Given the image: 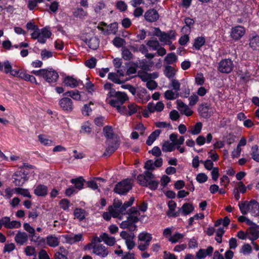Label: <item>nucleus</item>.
Here are the masks:
<instances>
[{"instance_id": "f257e3e1", "label": "nucleus", "mask_w": 259, "mask_h": 259, "mask_svg": "<svg viewBox=\"0 0 259 259\" xmlns=\"http://www.w3.org/2000/svg\"><path fill=\"white\" fill-rule=\"evenodd\" d=\"M103 133L106 139V144L107 145L103 155L109 156L118 149L120 143L119 138L110 125L103 127Z\"/></svg>"}, {"instance_id": "f03ea898", "label": "nucleus", "mask_w": 259, "mask_h": 259, "mask_svg": "<svg viewBox=\"0 0 259 259\" xmlns=\"http://www.w3.org/2000/svg\"><path fill=\"white\" fill-rule=\"evenodd\" d=\"M126 214H129V216L126 221L121 222L120 227L123 229H128L131 232L135 231L137 228L135 223L139 220L138 216L140 215V212L136 207H132L126 211Z\"/></svg>"}, {"instance_id": "7ed1b4c3", "label": "nucleus", "mask_w": 259, "mask_h": 259, "mask_svg": "<svg viewBox=\"0 0 259 259\" xmlns=\"http://www.w3.org/2000/svg\"><path fill=\"white\" fill-rule=\"evenodd\" d=\"M37 76L42 77L49 83L55 82L59 77L58 73L53 69H42L39 70H33L31 72Z\"/></svg>"}, {"instance_id": "20e7f679", "label": "nucleus", "mask_w": 259, "mask_h": 259, "mask_svg": "<svg viewBox=\"0 0 259 259\" xmlns=\"http://www.w3.org/2000/svg\"><path fill=\"white\" fill-rule=\"evenodd\" d=\"M110 97L113 98L109 101L111 106L115 107L117 105H123V103L128 100L126 94L121 92H116L114 90H111L109 92Z\"/></svg>"}, {"instance_id": "39448f33", "label": "nucleus", "mask_w": 259, "mask_h": 259, "mask_svg": "<svg viewBox=\"0 0 259 259\" xmlns=\"http://www.w3.org/2000/svg\"><path fill=\"white\" fill-rule=\"evenodd\" d=\"M132 180L126 179L118 182L114 188V192L120 195L126 194L132 188Z\"/></svg>"}, {"instance_id": "423d86ee", "label": "nucleus", "mask_w": 259, "mask_h": 259, "mask_svg": "<svg viewBox=\"0 0 259 259\" xmlns=\"http://www.w3.org/2000/svg\"><path fill=\"white\" fill-rule=\"evenodd\" d=\"M175 31L170 30L168 33L161 31L159 28H154V35L159 37L160 41L164 42L166 44L170 42V40L175 37Z\"/></svg>"}, {"instance_id": "0eeeda50", "label": "nucleus", "mask_w": 259, "mask_h": 259, "mask_svg": "<svg viewBox=\"0 0 259 259\" xmlns=\"http://www.w3.org/2000/svg\"><path fill=\"white\" fill-rule=\"evenodd\" d=\"M134 200L135 199L134 197H131L128 201L125 202L124 203V204L122 205V207H121V209L116 210L113 209L112 207H109V209L110 213L112 214V216L113 218H118L120 214H125L126 208L131 206L133 204Z\"/></svg>"}, {"instance_id": "6e6552de", "label": "nucleus", "mask_w": 259, "mask_h": 259, "mask_svg": "<svg viewBox=\"0 0 259 259\" xmlns=\"http://www.w3.org/2000/svg\"><path fill=\"white\" fill-rule=\"evenodd\" d=\"M27 173L22 169L16 171L13 176V183L17 186H22L28 180Z\"/></svg>"}, {"instance_id": "1a4fd4ad", "label": "nucleus", "mask_w": 259, "mask_h": 259, "mask_svg": "<svg viewBox=\"0 0 259 259\" xmlns=\"http://www.w3.org/2000/svg\"><path fill=\"white\" fill-rule=\"evenodd\" d=\"M234 67L233 62L230 59L222 60L219 64L218 70L225 73L231 72Z\"/></svg>"}, {"instance_id": "9d476101", "label": "nucleus", "mask_w": 259, "mask_h": 259, "mask_svg": "<svg viewBox=\"0 0 259 259\" xmlns=\"http://www.w3.org/2000/svg\"><path fill=\"white\" fill-rule=\"evenodd\" d=\"M59 105L61 108L65 111L69 112L73 109V103L71 99L64 97L59 101Z\"/></svg>"}, {"instance_id": "9b49d317", "label": "nucleus", "mask_w": 259, "mask_h": 259, "mask_svg": "<svg viewBox=\"0 0 259 259\" xmlns=\"http://www.w3.org/2000/svg\"><path fill=\"white\" fill-rule=\"evenodd\" d=\"M4 72L6 73H10L11 74L15 77H18L22 78L23 71H20V70H14L12 69V65L11 63L8 61H6L4 62Z\"/></svg>"}, {"instance_id": "f8f14e48", "label": "nucleus", "mask_w": 259, "mask_h": 259, "mask_svg": "<svg viewBox=\"0 0 259 259\" xmlns=\"http://www.w3.org/2000/svg\"><path fill=\"white\" fill-rule=\"evenodd\" d=\"M92 249L94 253L102 257H106L109 253L107 248L103 244H95Z\"/></svg>"}, {"instance_id": "ddd939ff", "label": "nucleus", "mask_w": 259, "mask_h": 259, "mask_svg": "<svg viewBox=\"0 0 259 259\" xmlns=\"http://www.w3.org/2000/svg\"><path fill=\"white\" fill-rule=\"evenodd\" d=\"M245 31V29L242 26H238L234 27L231 30V37L235 40H238L244 35Z\"/></svg>"}, {"instance_id": "4468645a", "label": "nucleus", "mask_w": 259, "mask_h": 259, "mask_svg": "<svg viewBox=\"0 0 259 259\" xmlns=\"http://www.w3.org/2000/svg\"><path fill=\"white\" fill-rule=\"evenodd\" d=\"M144 17L147 21L154 22L159 19V15L156 10L151 9L145 12Z\"/></svg>"}, {"instance_id": "2eb2a0df", "label": "nucleus", "mask_w": 259, "mask_h": 259, "mask_svg": "<svg viewBox=\"0 0 259 259\" xmlns=\"http://www.w3.org/2000/svg\"><path fill=\"white\" fill-rule=\"evenodd\" d=\"M52 32L47 28H44L40 30L39 36L37 38V40L41 44L46 42V39L51 37Z\"/></svg>"}, {"instance_id": "dca6fc26", "label": "nucleus", "mask_w": 259, "mask_h": 259, "mask_svg": "<svg viewBox=\"0 0 259 259\" xmlns=\"http://www.w3.org/2000/svg\"><path fill=\"white\" fill-rule=\"evenodd\" d=\"M248 211L252 215L256 217L259 215V205L255 200H251L249 202Z\"/></svg>"}, {"instance_id": "f3484780", "label": "nucleus", "mask_w": 259, "mask_h": 259, "mask_svg": "<svg viewBox=\"0 0 259 259\" xmlns=\"http://www.w3.org/2000/svg\"><path fill=\"white\" fill-rule=\"evenodd\" d=\"M28 239V236L25 232L19 231L16 235L15 240L17 243L20 245H23L26 243Z\"/></svg>"}, {"instance_id": "a211bd4d", "label": "nucleus", "mask_w": 259, "mask_h": 259, "mask_svg": "<svg viewBox=\"0 0 259 259\" xmlns=\"http://www.w3.org/2000/svg\"><path fill=\"white\" fill-rule=\"evenodd\" d=\"M177 204L176 202L172 200H170L168 203V206L169 210L167 211L166 213L168 217H178L180 214V211L175 212V208Z\"/></svg>"}, {"instance_id": "6ab92c4d", "label": "nucleus", "mask_w": 259, "mask_h": 259, "mask_svg": "<svg viewBox=\"0 0 259 259\" xmlns=\"http://www.w3.org/2000/svg\"><path fill=\"white\" fill-rule=\"evenodd\" d=\"M249 47L253 50L259 51V36H250L249 39Z\"/></svg>"}, {"instance_id": "aec40b11", "label": "nucleus", "mask_w": 259, "mask_h": 259, "mask_svg": "<svg viewBox=\"0 0 259 259\" xmlns=\"http://www.w3.org/2000/svg\"><path fill=\"white\" fill-rule=\"evenodd\" d=\"M64 82L66 85L72 88H75L77 86H78L80 82L82 83L81 81H77L76 79L71 76L66 77L64 80Z\"/></svg>"}, {"instance_id": "412c9836", "label": "nucleus", "mask_w": 259, "mask_h": 259, "mask_svg": "<svg viewBox=\"0 0 259 259\" xmlns=\"http://www.w3.org/2000/svg\"><path fill=\"white\" fill-rule=\"evenodd\" d=\"M85 42L89 47L93 50H96L99 46V40L95 36L92 37L89 39H87Z\"/></svg>"}, {"instance_id": "4be33fe9", "label": "nucleus", "mask_w": 259, "mask_h": 259, "mask_svg": "<svg viewBox=\"0 0 259 259\" xmlns=\"http://www.w3.org/2000/svg\"><path fill=\"white\" fill-rule=\"evenodd\" d=\"M82 238V235L81 234H78L76 235L70 234L68 235L66 237L67 242L70 244H73L74 243L79 242Z\"/></svg>"}, {"instance_id": "5701e85b", "label": "nucleus", "mask_w": 259, "mask_h": 259, "mask_svg": "<svg viewBox=\"0 0 259 259\" xmlns=\"http://www.w3.org/2000/svg\"><path fill=\"white\" fill-rule=\"evenodd\" d=\"M70 182L72 184H74V188L81 190L83 188V183L85 182V180L83 178V177H79L76 179H72L70 180Z\"/></svg>"}, {"instance_id": "b1692460", "label": "nucleus", "mask_w": 259, "mask_h": 259, "mask_svg": "<svg viewBox=\"0 0 259 259\" xmlns=\"http://www.w3.org/2000/svg\"><path fill=\"white\" fill-rule=\"evenodd\" d=\"M34 193L39 196H45L48 193V188L44 185H39L34 190Z\"/></svg>"}, {"instance_id": "393cba45", "label": "nucleus", "mask_w": 259, "mask_h": 259, "mask_svg": "<svg viewBox=\"0 0 259 259\" xmlns=\"http://www.w3.org/2000/svg\"><path fill=\"white\" fill-rule=\"evenodd\" d=\"M209 106L206 104H202L198 108V111L201 116L204 118H208Z\"/></svg>"}, {"instance_id": "a878e982", "label": "nucleus", "mask_w": 259, "mask_h": 259, "mask_svg": "<svg viewBox=\"0 0 259 259\" xmlns=\"http://www.w3.org/2000/svg\"><path fill=\"white\" fill-rule=\"evenodd\" d=\"M101 237L103 241H104L107 245L109 246H113L115 243V239L113 237H109V235L104 233Z\"/></svg>"}, {"instance_id": "bb28decb", "label": "nucleus", "mask_w": 259, "mask_h": 259, "mask_svg": "<svg viewBox=\"0 0 259 259\" xmlns=\"http://www.w3.org/2000/svg\"><path fill=\"white\" fill-rule=\"evenodd\" d=\"M87 12L81 8L74 9L73 11V15L75 18L82 19L87 15Z\"/></svg>"}, {"instance_id": "cd10ccee", "label": "nucleus", "mask_w": 259, "mask_h": 259, "mask_svg": "<svg viewBox=\"0 0 259 259\" xmlns=\"http://www.w3.org/2000/svg\"><path fill=\"white\" fill-rule=\"evenodd\" d=\"M160 133L161 131L159 130H155V131L152 132L148 137V139L146 141V144L149 146L151 145L152 143L154 142V141L159 136Z\"/></svg>"}, {"instance_id": "c85d7f7f", "label": "nucleus", "mask_w": 259, "mask_h": 259, "mask_svg": "<svg viewBox=\"0 0 259 259\" xmlns=\"http://www.w3.org/2000/svg\"><path fill=\"white\" fill-rule=\"evenodd\" d=\"M175 149V144L174 143H170L165 141L162 146V150L164 152H171Z\"/></svg>"}, {"instance_id": "c756f323", "label": "nucleus", "mask_w": 259, "mask_h": 259, "mask_svg": "<svg viewBox=\"0 0 259 259\" xmlns=\"http://www.w3.org/2000/svg\"><path fill=\"white\" fill-rule=\"evenodd\" d=\"M194 209V207L192 204L190 203H184L182 207L179 209L180 212L182 210V213L184 215H187L190 213Z\"/></svg>"}, {"instance_id": "7c9ffc66", "label": "nucleus", "mask_w": 259, "mask_h": 259, "mask_svg": "<svg viewBox=\"0 0 259 259\" xmlns=\"http://www.w3.org/2000/svg\"><path fill=\"white\" fill-rule=\"evenodd\" d=\"M47 243L51 247H56L59 245V241L57 237L51 235L47 238Z\"/></svg>"}, {"instance_id": "2f4dec72", "label": "nucleus", "mask_w": 259, "mask_h": 259, "mask_svg": "<svg viewBox=\"0 0 259 259\" xmlns=\"http://www.w3.org/2000/svg\"><path fill=\"white\" fill-rule=\"evenodd\" d=\"M249 239L252 241L256 240L259 237V231L254 227H250L248 233Z\"/></svg>"}, {"instance_id": "473e14b6", "label": "nucleus", "mask_w": 259, "mask_h": 259, "mask_svg": "<svg viewBox=\"0 0 259 259\" xmlns=\"http://www.w3.org/2000/svg\"><path fill=\"white\" fill-rule=\"evenodd\" d=\"M177 60V57L174 53L168 54L164 58V61L168 64H172Z\"/></svg>"}, {"instance_id": "72a5a7b5", "label": "nucleus", "mask_w": 259, "mask_h": 259, "mask_svg": "<svg viewBox=\"0 0 259 259\" xmlns=\"http://www.w3.org/2000/svg\"><path fill=\"white\" fill-rule=\"evenodd\" d=\"M164 73L167 77L169 78H172L175 75V70L173 67L167 66L165 67Z\"/></svg>"}, {"instance_id": "f704fd0d", "label": "nucleus", "mask_w": 259, "mask_h": 259, "mask_svg": "<svg viewBox=\"0 0 259 259\" xmlns=\"http://www.w3.org/2000/svg\"><path fill=\"white\" fill-rule=\"evenodd\" d=\"M85 210L81 208H76L74 211V215L75 217L78 219L79 221H82L85 219Z\"/></svg>"}, {"instance_id": "c9c22d12", "label": "nucleus", "mask_w": 259, "mask_h": 259, "mask_svg": "<svg viewBox=\"0 0 259 259\" xmlns=\"http://www.w3.org/2000/svg\"><path fill=\"white\" fill-rule=\"evenodd\" d=\"M64 96L70 97L75 100H79L80 99V95H79V92L78 91H71L67 92L64 94Z\"/></svg>"}, {"instance_id": "e433bc0d", "label": "nucleus", "mask_w": 259, "mask_h": 259, "mask_svg": "<svg viewBox=\"0 0 259 259\" xmlns=\"http://www.w3.org/2000/svg\"><path fill=\"white\" fill-rule=\"evenodd\" d=\"M164 96L167 100H174L179 97V93L172 90H167L165 92Z\"/></svg>"}, {"instance_id": "4c0bfd02", "label": "nucleus", "mask_w": 259, "mask_h": 259, "mask_svg": "<svg viewBox=\"0 0 259 259\" xmlns=\"http://www.w3.org/2000/svg\"><path fill=\"white\" fill-rule=\"evenodd\" d=\"M205 42V40L203 37H198L195 39L193 47L197 50H199Z\"/></svg>"}, {"instance_id": "58836bf2", "label": "nucleus", "mask_w": 259, "mask_h": 259, "mask_svg": "<svg viewBox=\"0 0 259 259\" xmlns=\"http://www.w3.org/2000/svg\"><path fill=\"white\" fill-rule=\"evenodd\" d=\"M202 126V124L201 122H197L194 126L193 127L191 131L189 132L193 135L199 134L201 130Z\"/></svg>"}, {"instance_id": "ea45409f", "label": "nucleus", "mask_w": 259, "mask_h": 259, "mask_svg": "<svg viewBox=\"0 0 259 259\" xmlns=\"http://www.w3.org/2000/svg\"><path fill=\"white\" fill-rule=\"evenodd\" d=\"M14 190L15 193L23 195L24 197L28 198H31V197L27 189H24L21 188H14Z\"/></svg>"}, {"instance_id": "a19ab883", "label": "nucleus", "mask_w": 259, "mask_h": 259, "mask_svg": "<svg viewBox=\"0 0 259 259\" xmlns=\"http://www.w3.org/2000/svg\"><path fill=\"white\" fill-rule=\"evenodd\" d=\"M239 208L243 214H246L248 212L249 202L245 201L239 204Z\"/></svg>"}, {"instance_id": "79ce46f5", "label": "nucleus", "mask_w": 259, "mask_h": 259, "mask_svg": "<svg viewBox=\"0 0 259 259\" xmlns=\"http://www.w3.org/2000/svg\"><path fill=\"white\" fill-rule=\"evenodd\" d=\"M108 78L109 79L117 84H121L123 81H121L117 77V75L115 73H109Z\"/></svg>"}, {"instance_id": "37998d69", "label": "nucleus", "mask_w": 259, "mask_h": 259, "mask_svg": "<svg viewBox=\"0 0 259 259\" xmlns=\"http://www.w3.org/2000/svg\"><path fill=\"white\" fill-rule=\"evenodd\" d=\"M147 45L153 50H156L159 47L160 45L157 40H150L147 41Z\"/></svg>"}, {"instance_id": "c03bdc74", "label": "nucleus", "mask_w": 259, "mask_h": 259, "mask_svg": "<svg viewBox=\"0 0 259 259\" xmlns=\"http://www.w3.org/2000/svg\"><path fill=\"white\" fill-rule=\"evenodd\" d=\"M137 180L139 183L144 187H148V181L146 179L144 174L142 175H139L137 177Z\"/></svg>"}, {"instance_id": "a18cd8bd", "label": "nucleus", "mask_w": 259, "mask_h": 259, "mask_svg": "<svg viewBox=\"0 0 259 259\" xmlns=\"http://www.w3.org/2000/svg\"><path fill=\"white\" fill-rule=\"evenodd\" d=\"M252 158L256 162H259V154L257 152L258 150V146L257 145L253 146L252 148Z\"/></svg>"}, {"instance_id": "49530a36", "label": "nucleus", "mask_w": 259, "mask_h": 259, "mask_svg": "<svg viewBox=\"0 0 259 259\" xmlns=\"http://www.w3.org/2000/svg\"><path fill=\"white\" fill-rule=\"evenodd\" d=\"M113 44L116 47L120 48L125 44V41L122 38L116 37L113 40Z\"/></svg>"}, {"instance_id": "de8ad7c7", "label": "nucleus", "mask_w": 259, "mask_h": 259, "mask_svg": "<svg viewBox=\"0 0 259 259\" xmlns=\"http://www.w3.org/2000/svg\"><path fill=\"white\" fill-rule=\"evenodd\" d=\"M122 58L125 60H129L133 58V54L131 51L126 48H124L122 53Z\"/></svg>"}, {"instance_id": "09e8293b", "label": "nucleus", "mask_w": 259, "mask_h": 259, "mask_svg": "<svg viewBox=\"0 0 259 259\" xmlns=\"http://www.w3.org/2000/svg\"><path fill=\"white\" fill-rule=\"evenodd\" d=\"M185 23L186 24V26H184L182 28V30H184L188 28L189 30L190 31L191 26L193 25L194 24V21L192 19L187 17L185 19Z\"/></svg>"}, {"instance_id": "8fccbe9b", "label": "nucleus", "mask_w": 259, "mask_h": 259, "mask_svg": "<svg viewBox=\"0 0 259 259\" xmlns=\"http://www.w3.org/2000/svg\"><path fill=\"white\" fill-rule=\"evenodd\" d=\"M183 237L184 235L183 234L179 233H177L175 234L172 236H171L169 239V240L171 243H175Z\"/></svg>"}, {"instance_id": "3c124183", "label": "nucleus", "mask_w": 259, "mask_h": 259, "mask_svg": "<svg viewBox=\"0 0 259 259\" xmlns=\"http://www.w3.org/2000/svg\"><path fill=\"white\" fill-rule=\"evenodd\" d=\"M22 78L24 79L26 81H29L31 82H34L36 84L37 83L36 80V78L34 76H33V75L26 74L24 72L22 74Z\"/></svg>"}, {"instance_id": "603ef678", "label": "nucleus", "mask_w": 259, "mask_h": 259, "mask_svg": "<svg viewBox=\"0 0 259 259\" xmlns=\"http://www.w3.org/2000/svg\"><path fill=\"white\" fill-rule=\"evenodd\" d=\"M97 63V59L95 58L92 57L91 59L87 60L85 62V65L90 68H94Z\"/></svg>"}, {"instance_id": "864d4df0", "label": "nucleus", "mask_w": 259, "mask_h": 259, "mask_svg": "<svg viewBox=\"0 0 259 259\" xmlns=\"http://www.w3.org/2000/svg\"><path fill=\"white\" fill-rule=\"evenodd\" d=\"M53 56V52L48 51L46 49L42 50L41 52L42 59H46L51 58Z\"/></svg>"}, {"instance_id": "5fc2aeb1", "label": "nucleus", "mask_w": 259, "mask_h": 259, "mask_svg": "<svg viewBox=\"0 0 259 259\" xmlns=\"http://www.w3.org/2000/svg\"><path fill=\"white\" fill-rule=\"evenodd\" d=\"M196 180L200 183L205 182L208 179L207 176L204 173H200L196 177Z\"/></svg>"}, {"instance_id": "6e6d98bb", "label": "nucleus", "mask_w": 259, "mask_h": 259, "mask_svg": "<svg viewBox=\"0 0 259 259\" xmlns=\"http://www.w3.org/2000/svg\"><path fill=\"white\" fill-rule=\"evenodd\" d=\"M144 168L149 170H153L155 169V166L152 160H148L145 163Z\"/></svg>"}, {"instance_id": "4d7b16f0", "label": "nucleus", "mask_w": 259, "mask_h": 259, "mask_svg": "<svg viewBox=\"0 0 259 259\" xmlns=\"http://www.w3.org/2000/svg\"><path fill=\"white\" fill-rule=\"evenodd\" d=\"M200 162L204 164V167L207 170L212 169L213 163L211 160L207 159L206 161L200 160Z\"/></svg>"}, {"instance_id": "13d9d810", "label": "nucleus", "mask_w": 259, "mask_h": 259, "mask_svg": "<svg viewBox=\"0 0 259 259\" xmlns=\"http://www.w3.org/2000/svg\"><path fill=\"white\" fill-rule=\"evenodd\" d=\"M149 153H151L153 156L159 157L161 155V151L160 148L157 146H155L154 148L149 151Z\"/></svg>"}, {"instance_id": "bf43d9fd", "label": "nucleus", "mask_w": 259, "mask_h": 259, "mask_svg": "<svg viewBox=\"0 0 259 259\" xmlns=\"http://www.w3.org/2000/svg\"><path fill=\"white\" fill-rule=\"evenodd\" d=\"M158 181L155 180H150L148 182V186L152 190H156L158 187Z\"/></svg>"}, {"instance_id": "052dcab7", "label": "nucleus", "mask_w": 259, "mask_h": 259, "mask_svg": "<svg viewBox=\"0 0 259 259\" xmlns=\"http://www.w3.org/2000/svg\"><path fill=\"white\" fill-rule=\"evenodd\" d=\"M117 8L121 12L125 11L127 9V5L123 1H118L116 3Z\"/></svg>"}, {"instance_id": "680f3d73", "label": "nucleus", "mask_w": 259, "mask_h": 259, "mask_svg": "<svg viewBox=\"0 0 259 259\" xmlns=\"http://www.w3.org/2000/svg\"><path fill=\"white\" fill-rule=\"evenodd\" d=\"M129 109L128 114L132 115V114L136 113L138 111V107L135 104H130L128 105Z\"/></svg>"}, {"instance_id": "e2e57ef3", "label": "nucleus", "mask_w": 259, "mask_h": 259, "mask_svg": "<svg viewBox=\"0 0 259 259\" xmlns=\"http://www.w3.org/2000/svg\"><path fill=\"white\" fill-rule=\"evenodd\" d=\"M105 8V5L102 2H98L95 7V11L97 13H101V11Z\"/></svg>"}, {"instance_id": "0e129e2a", "label": "nucleus", "mask_w": 259, "mask_h": 259, "mask_svg": "<svg viewBox=\"0 0 259 259\" xmlns=\"http://www.w3.org/2000/svg\"><path fill=\"white\" fill-rule=\"evenodd\" d=\"M180 111L182 114H185L187 116L191 115L193 113V111L188 107V105L186 106V107L180 109Z\"/></svg>"}, {"instance_id": "69168bd1", "label": "nucleus", "mask_w": 259, "mask_h": 259, "mask_svg": "<svg viewBox=\"0 0 259 259\" xmlns=\"http://www.w3.org/2000/svg\"><path fill=\"white\" fill-rule=\"evenodd\" d=\"M146 87L148 89L150 90H153L157 88V84L155 81L153 80H150L148 81L147 82Z\"/></svg>"}, {"instance_id": "338daca9", "label": "nucleus", "mask_w": 259, "mask_h": 259, "mask_svg": "<svg viewBox=\"0 0 259 259\" xmlns=\"http://www.w3.org/2000/svg\"><path fill=\"white\" fill-rule=\"evenodd\" d=\"M171 84L173 88V89L176 92H178L180 90V83L175 79H172L171 81Z\"/></svg>"}, {"instance_id": "774afa93", "label": "nucleus", "mask_w": 259, "mask_h": 259, "mask_svg": "<svg viewBox=\"0 0 259 259\" xmlns=\"http://www.w3.org/2000/svg\"><path fill=\"white\" fill-rule=\"evenodd\" d=\"M169 117L172 120L175 121L179 118L180 115L177 110H173L169 113Z\"/></svg>"}]
</instances>
